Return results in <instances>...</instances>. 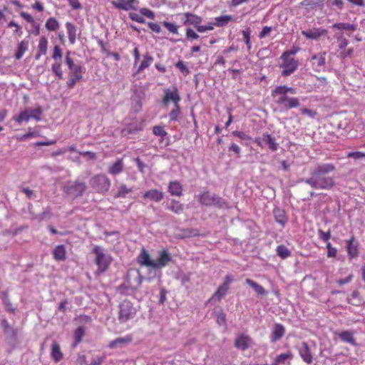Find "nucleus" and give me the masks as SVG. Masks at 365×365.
<instances>
[{
  "mask_svg": "<svg viewBox=\"0 0 365 365\" xmlns=\"http://www.w3.org/2000/svg\"><path fill=\"white\" fill-rule=\"evenodd\" d=\"M335 170L336 166L333 163H317L310 169V176L299 179L298 182H305L315 190H330L336 185L334 177L330 175Z\"/></svg>",
  "mask_w": 365,
  "mask_h": 365,
  "instance_id": "obj_1",
  "label": "nucleus"
},
{
  "mask_svg": "<svg viewBox=\"0 0 365 365\" xmlns=\"http://www.w3.org/2000/svg\"><path fill=\"white\" fill-rule=\"evenodd\" d=\"M198 201L202 205L206 207L215 206L220 209L230 208L229 203L226 200L206 189L198 195Z\"/></svg>",
  "mask_w": 365,
  "mask_h": 365,
  "instance_id": "obj_2",
  "label": "nucleus"
},
{
  "mask_svg": "<svg viewBox=\"0 0 365 365\" xmlns=\"http://www.w3.org/2000/svg\"><path fill=\"white\" fill-rule=\"evenodd\" d=\"M92 252L96 255L95 263L97 265L96 273L102 274L106 272L113 261L109 254L104 253V250L100 246H95Z\"/></svg>",
  "mask_w": 365,
  "mask_h": 365,
  "instance_id": "obj_3",
  "label": "nucleus"
},
{
  "mask_svg": "<svg viewBox=\"0 0 365 365\" xmlns=\"http://www.w3.org/2000/svg\"><path fill=\"white\" fill-rule=\"evenodd\" d=\"M118 317L120 323H125L133 319L137 313V309L129 300H123L118 306Z\"/></svg>",
  "mask_w": 365,
  "mask_h": 365,
  "instance_id": "obj_4",
  "label": "nucleus"
},
{
  "mask_svg": "<svg viewBox=\"0 0 365 365\" xmlns=\"http://www.w3.org/2000/svg\"><path fill=\"white\" fill-rule=\"evenodd\" d=\"M91 187L100 194L106 193L110 187V180L106 175L98 174L89 180Z\"/></svg>",
  "mask_w": 365,
  "mask_h": 365,
  "instance_id": "obj_5",
  "label": "nucleus"
},
{
  "mask_svg": "<svg viewBox=\"0 0 365 365\" xmlns=\"http://www.w3.org/2000/svg\"><path fill=\"white\" fill-rule=\"evenodd\" d=\"M87 189V185L84 182L80 180H75L74 182H69L63 187V192L70 197L76 199L83 195Z\"/></svg>",
  "mask_w": 365,
  "mask_h": 365,
  "instance_id": "obj_6",
  "label": "nucleus"
},
{
  "mask_svg": "<svg viewBox=\"0 0 365 365\" xmlns=\"http://www.w3.org/2000/svg\"><path fill=\"white\" fill-rule=\"evenodd\" d=\"M144 277L141 275L140 272L136 269H129L126 274V281L128 288L132 292H135L141 285Z\"/></svg>",
  "mask_w": 365,
  "mask_h": 365,
  "instance_id": "obj_7",
  "label": "nucleus"
},
{
  "mask_svg": "<svg viewBox=\"0 0 365 365\" xmlns=\"http://www.w3.org/2000/svg\"><path fill=\"white\" fill-rule=\"evenodd\" d=\"M282 63L279 65V67L283 68L281 72V76L287 77L292 75L297 69L299 62L294 58H287L281 56L280 57Z\"/></svg>",
  "mask_w": 365,
  "mask_h": 365,
  "instance_id": "obj_8",
  "label": "nucleus"
},
{
  "mask_svg": "<svg viewBox=\"0 0 365 365\" xmlns=\"http://www.w3.org/2000/svg\"><path fill=\"white\" fill-rule=\"evenodd\" d=\"M232 281L233 279L231 275H226L224 282L219 286L212 297L207 301L206 304L211 302L214 299H217L218 302H220L224 296L227 294L230 288V284L232 282Z\"/></svg>",
  "mask_w": 365,
  "mask_h": 365,
  "instance_id": "obj_9",
  "label": "nucleus"
},
{
  "mask_svg": "<svg viewBox=\"0 0 365 365\" xmlns=\"http://www.w3.org/2000/svg\"><path fill=\"white\" fill-rule=\"evenodd\" d=\"M52 58L55 63L51 66V71L58 79L63 78V71L61 70L62 50L58 46H55Z\"/></svg>",
  "mask_w": 365,
  "mask_h": 365,
  "instance_id": "obj_10",
  "label": "nucleus"
},
{
  "mask_svg": "<svg viewBox=\"0 0 365 365\" xmlns=\"http://www.w3.org/2000/svg\"><path fill=\"white\" fill-rule=\"evenodd\" d=\"M296 89L287 86H278L272 91L271 96L274 99V103L279 104L282 99L288 96V93L296 94Z\"/></svg>",
  "mask_w": 365,
  "mask_h": 365,
  "instance_id": "obj_11",
  "label": "nucleus"
},
{
  "mask_svg": "<svg viewBox=\"0 0 365 365\" xmlns=\"http://www.w3.org/2000/svg\"><path fill=\"white\" fill-rule=\"evenodd\" d=\"M111 4L118 10L129 11L138 10V0H117L112 1Z\"/></svg>",
  "mask_w": 365,
  "mask_h": 365,
  "instance_id": "obj_12",
  "label": "nucleus"
},
{
  "mask_svg": "<svg viewBox=\"0 0 365 365\" xmlns=\"http://www.w3.org/2000/svg\"><path fill=\"white\" fill-rule=\"evenodd\" d=\"M346 252L349 259L356 258L359 255V242L355 240L352 235L349 240H346Z\"/></svg>",
  "mask_w": 365,
  "mask_h": 365,
  "instance_id": "obj_13",
  "label": "nucleus"
},
{
  "mask_svg": "<svg viewBox=\"0 0 365 365\" xmlns=\"http://www.w3.org/2000/svg\"><path fill=\"white\" fill-rule=\"evenodd\" d=\"M164 93L165 96L161 101L163 105L167 106L171 101L173 102L175 105L179 104L181 98L176 87L174 88L173 91H170V89H165Z\"/></svg>",
  "mask_w": 365,
  "mask_h": 365,
  "instance_id": "obj_14",
  "label": "nucleus"
},
{
  "mask_svg": "<svg viewBox=\"0 0 365 365\" xmlns=\"http://www.w3.org/2000/svg\"><path fill=\"white\" fill-rule=\"evenodd\" d=\"M297 349L299 356L305 363L309 364L312 363L313 356L311 349L307 342L302 341L300 344L297 346Z\"/></svg>",
  "mask_w": 365,
  "mask_h": 365,
  "instance_id": "obj_15",
  "label": "nucleus"
},
{
  "mask_svg": "<svg viewBox=\"0 0 365 365\" xmlns=\"http://www.w3.org/2000/svg\"><path fill=\"white\" fill-rule=\"evenodd\" d=\"M84 70L83 67H77V69L70 71L68 73L69 80L66 84L68 88H73L76 83L82 79V74L84 73Z\"/></svg>",
  "mask_w": 365,
  "mask_h": 365,
  "instance_id": "obj_16",
  "label": "nucleus"
},
{
  "mask_svg": "<svg viewBox=\"0 0 365 365\" xmlns=\"http://www.w3.org/2000/svg\"><path fill=\"white\" fill-rule=\"evenodd\" d=\"M144 123L141 122H132L127 124L122 130L121 134L123 136L128 135H133L138 133L143 129Z\"/></svg>",
  "mask_w": 365,
  "mask_h": 365,
  "instance_id": "obj_17",
  "label": "nucleus"
},
{
  "mask_svg": "<svg viewBox=\"0 0 365 365\" xmlns=\"http://www.w3.org/2000/svg\"><path fill=\"white\" fill-rule=\"evenodd\" d=\"M251 342L252 339L250 336L242 334L236 337L234 346L236 349L244 351L250 347Z\"/></svg>",
  "mask_w": 365,
  "mask_h": 365,
  "instance_id": "obj_18",
  "label": "nucleus"
},
{
  "mask_svg": "<svg viewBox=\"0 0 365 365\" xmlns=\"http://www.w3.org/2000/svg\"><path fill=\"white\" fill-rule=\"evenodd\" d=\"M172 261L171 255L167 250L160 252L159 257L156 262L154 261V269H160L168 264Z\"/></svg>",
  "mask_w": 365,
  "mask_h": 365,
  "instance_id": "obj_19",
  "label": "nucleus"
},
{
  "mask_svg": "<svg viewBox=\"0 0 365 365\" xmlns=\"http://www.w3.org/2000/svg\"><path fill=\"white\" fill-rule=\"evenodd\" d=\"M284 327L281 324L275 323L273 326L272 331L269 336L270 341L272 343H275L276 341L280 340L284 336Z\"/></svg>",
  "mask_w": 365,
  "mask_h": 365,
  "instance_id": "obj_20",
  "label": "nucleus"
},
{
  "mask_svg": "<svg viewBox=\"0 0 365 365\" xmlns=\"http://www.w3.org/2000/svg\"><path fill=\"white\" fill-rule=\"evenodd\" d=\"M277 106H281L286 110H290L294 108H297L300 106V101L298 98L289 97L288 96L282 99L279 104Z\"/></svg>",
  "mask_w": 365,
  "mask_h": 365,
  "instance_id": "obj_21",
  "label": "nucleus"
},
{
  "mask_svg": "<svg viewBox=\"0 0 365 365\" xmlns=\"http://www.w3.org/2000/svg\"><path fill=\"white\" fill-rule=\"evenodd\" d=\"M327 31L324 29L314 28L309 30L302 31V34L307 38L317 40L320 36L325 35Z\"/></svg>",
  "mask_w": 365,
  "mask_h": 365,
  "instance_id": "obj_22",
  "label": "nucleus"
},
{
  "mask_svg": "<svg viewBox=\"0 0 365 365\" xmlns=\"http://www.w3.org/2000/svg\"><path fill=\"white\" fill-rule=\"evenodd\" d=\"M137 262L141 266L150 267L154 269V261L151 259L147 250L143 249L137 257Z\"/></svg>",
  "mask_w": 365,
  "mask_h": 365,
  "instance_id": "obj_23",
  "label": "nucleus"
},
{
  "mask_svg": "<svg viewBox=\"0 0 365 365\" xmlns=\"http://www.w3.org/2000/svg\"><path fill=\"white\" fill-rule=\"evenodd\" d=\"M143 197L155 202H159L163 199L164 193L157 189H150L143 194Z\"/></svg>",
  "mask_w": 365,
  "mask_h": 365,
  "instance_id": "obj_24",
  "label": "nucleus"
},
{
  "mask_svg": "<svg viewBox=\"0 0 365 365\" xmlns=\"http://www.w3.org/2000/svg\"><path fill=\"white\" fill-rule=\"evenodd\" d=\"M132 340L133 337L130 335H127L124 337H118L111 341L108 347L110 349L123 348L130 343Z\"/></svg>",
  "mask_w": 365,
  "mask_h": 365,
  "instance_id": "obj_25",
  "label": "nucleus"
},
{
  "mask_svg": "<svg viewBox=\"0 0 365 365\" xmlns=\"http://www.w3.org/2000/svg\"><path fill=\"white\" fill-rule=\"evenodd\" d=\"M183 16L185 17L182 22L184 25H192L196 28L202 21V17L192 13L186 12L183 14Z\"/></svg>",
  "mask_w": 365,
  "mask_h": 365,
  "instance_id": "obj_26",
  "label": "nucleus"
},
{
  "mask_svg": "<svg viewBox=\"0 0 365 365\" xmlns=\"http://www.w3.org/2000/svg\"><path fill=\"white\" fill-rule=\"evenodd\" d=\"M263 145L268 146L272 151H276L278 149L279 144L276 142V138L268 133L262 134Z\"/></svg>",
  "mask_w": 365,
  "mask_h": 365,
  "instance_id": "obj_27",
  "label": "nucleus"
},
{
  "mask_svg": "<svg viewBox=\"0 0 365 365\" xmlns=\"http://www.w3.org/2000/svg\"><path fill=\"white\" fill-rule=\"evenodd\" d=\"M168 192L172 196L180 197L182 195V186L179 181H170L168 187Z\"/></svg>",
  "mask_w": 365,
  "mask_h": 365,
  "instance_id": "obj_28",
  "label": "nucleus"
},
{
  "mask_svg": "<svg viewBox=\"0 0 365 365\" xmlns=\"http://www.w3.org/2000/svg\"><path fill=\"white\" fill-rule=\"evenodd\" d=\"M213 314L216 317V322L220 326H227L226 314L221 307H217L213 310Z\"/></svg>",
  "mask_w": 365,
  "mask_h": 365,
  "instance_id": "obj_29",
  "label": "nucleus"
},
{
  "mask_svg": "<svg viewBox=\"0 0 365 365\" xmlns=\"http://www.w3.org/2000/svg\"><path fill=\"white\" fill-rule=\"evenodd\" d=\"M31 220H36L38 222H41L43 220H49L53 217V213L51 212V207H46L43 212L40 214H34L31 212Z\"/></svg>",
  "mask_w": 365,
  "mask_h": 365,
  "instance_id": "obj_30",
  "label": "nucleus"
},
{
  "mask_svg": "<svg viewBox=\"0 0 365 365\" xmlns=\"http://www.w3.org/2000/svg\"><path fill=\"white\" fill-rule=\"evenodd\" d=\"M166 209L175 214H180L184 210V205L178 200L172 199L170 203L166 205Z\"/></svg>",
  "mask_w": 365,
  "mask_h": 365,
  "instance_id": "obj_31",
  "label": "nucleus"
},
{
  "mask_svg": "<svg viewBox=\"0 0 365 365\" xmlns=\"http://www.w3.org/2000/svg\"><path fill=\"white\" fill-rule=\"evenodd\" d=\"M53 258L57 261H64L66 259V250L64 245H57L53 250Z\"/></svg>",
  "mask_w": 365,
  "mask_h": 365,
  "instance_id": "obj_32",
  "label": "nucleus"
},
{
  "mask_svg": "<svg viewBox=\"0 0 365 365\" xmlns=\"http://www.w3.org/2000/svg\"><path fill=\"white\" fill-rule=\"evenodd\" d=\"M273 214L277 222H278L282 227H284L286 222H287V217L285 211L282 209L277 207L274 209Z\"/></svg>",
  "mask_w": 365,
  "mask_h": 365,
  "instance_id": "obj_33",
  "label": "nucleus"
},
{
  "mask_svg": "<svg viewBox=\"0 0 365 365\" xmlns=\"http://www.w3.org/2000/svg\"><path fill=\"white\" fill-rule=\"evenodd\" d=\"M30 113L31 111L28 108L24 111L21 112L19 115H14L11 120L21 125L23 122H28L31 118Z\"/></svg>",
  "mask_w": 365,
  "mask_h": 365,
  "instance_id": "obj_34",
  "label": "nucleus"
},
{
  "mask_svg": "<svg viewBox=\"0 0 365 365\" xmlns=\"http://www.w3.org/2000/svg\"><path fill=\"white\" fill-rule=\"evenodd\" d=\"M51 357L56 362L60 361L63 359V354L61 347L56 341H53L51 344Z\"/></svg>",
  "mask_w": 365,
  "mask_h": 365,
  "instance_id": "obj_35",
  "label": "nucleus"
},
{
  "mask_svg": "<svg viewBox=\"0 0 365 365\" xmlns=\"http://www.w3.org/2000/svg\"><path fill=\"white\" fill-rule=\"evenodd\" d=\"M84 335L85 329L83 327L76 329L73 335V342L71 344V347L76 348L81 343Z\"/></svg>",
  "mask_w": 365,
  "mask_h": 365,
  "instance_id": "obj_36",
  "label": "nucleus"
},
{
  "mask_svg": "<svg viewBox=\"0 0 365 365\" xmlns=\"http://www.w3.org/2000/svg\"><path fill=\"white\" fill-rule=\"evenodd\" d=\"M124 169V164L122 159H118L114 163L110 165L108 168V173L113 175H116L121 172H123Z\"/></svg>",
  "mask_w": 365,
  "mask_h": 365,
  "instance_id": "obj_37",
  "label": "nucleus"
},
{
  "mask_svg": "<svg viewBox=\"0 0 365 365\" xmlns=\"http://www.w3.org/2000/svg\"><path fill=\"white\" fill-rule=\"evenodd\" d=\"M0 299L4 305L6 311L14 314L16 311V309L13 307L12 304L9 299V294L6 291L0 292Z\"/></svg>",
  "mask_w": 365,
  "mask_h": 365,
  "instance_id": "obj_38",
  "label": "nucleus"
},
{
  "mask_svg": "<svg viewBox=\"0 0 365 365\" xmlns=\"http://www.w3.org/2000/svg\"><path fill=\"white\" fill-rule=\"evenodd\" d=\"M339 338L344 342L349 343L353 346L356 345L355 339L353 335V332L351 331H344L340 332L339 334Z\"/></svg>",
  "mask_w": 365,
  "mask_h": 365,
  "instance_id": "obj_39",
  "label": "nucleus"
},
{
  "mask_svg": "<svg viewBox=\"0 0 365 365\" xmlns=\"http://www.w3.org/2000/svg\"><path fill=\"white\" fill-rule=\"evenodd\" d=\"M66 28L67 29L69 42L71 44H74L76 40V26L71 22H67L66 24Z\"/></svg>",
  "mask_w": 365,
  "mask_h": 365,
  "instance_id": "obj_40",
  "label": "nucleus"
},
{
  "mask_svg": "<svg viewBox=\"0 0 365 365\" xmlns=\"http://www.w3.org/2000/svg\"><path fill=\"white\" fill-rule=\"evenodd\" d=\"M247 284L251 287L254 291L259 295L264 296L267 294L265 289L259 284L257 283L251 279H247L245 280Z\"/></svg>",
  "mask_w": 365,
  "mask_h": 365,
  "instance_id": "obj_41",
  "label": "nucleus"
},
{
  "mask_svg": "<svg viewBox=\"0 0 365 365\" xmlns=\"http://www.w3.org/2000/svg\"><path fill=\"white\" fill-rule=\"evenodd\" d=\"M133 191L132 187H128L125 184H120L118 187V191L114 195L115 198H125L127 195Z\"/></svg>",
  "mask_w": 365,
  "mask_h": 365,
  "instance_id": "obj_42",
  "label": "nucleus"
},
{
  "mask_svg": "<svg viewBox=\"0 0 365 365\" xmlns=\"http://www.w3.org/2000/svg\"><path fill=\"white\" fill-rule=\"evenodd\" d=\"M29 41L26 40L21 41L18 44L17 51L15 53V58L19 60L22 58L24 53L28 50Z\"/></svg>",
  "mask_w": 365,
  "mask_h": 365,
  "instance_id": "obj_43",
  "label": "nucleus"
},
{
  "mask_svg": "<svg viewBox=\"0 0 365 365\" xmlns=\"http://www.w3.org/2000/svg\"><path fill=\"white\" fill-rule=\"evenodd\" d=\"M325 55L326 52L319 53L312 56L311 61L313 65H316L317 67H322L325 65Z\"/></svg>",
  "mask_w": 365,
  "mask_h": 365,
  "instance_id": "obj_44",
  "label": "nucleus"
},
{
  "mask_svg": "<svg viewBox=\"0 0 365 365\" xmlns=\"http://www.w3.org/2000/svg\"><path fill=\"white\" fill-rule=\"evenodd\" d=\"M333 29H338L341 31H354L356 29V26L354 24H350L347 23H336L331 26Z\"/></svg>",
  "mask_w": 365,
  "mask_h": 365,
  "instance_id": "obj_45",
  "label": "nucleus"
},
{
  "mask_svg": "<svg viewBox=\"0 0 365 365\" xmlns=\"http://www.w3.org/2000/svg\"><path fill=\"white\" fill-rule=\"evenodd\" d=\"M293 358H294V354H292V352L291 351L288 350L285 353H282V354L277 355L275 357L274 361L277 364H284L287 360L291 361L293 359Z\"/></svg>",
  "mask_w": 365,
  "mask_h": 365,
  "instance_id": "obj_46",
  "label": "nucleus"
},
{
  "mask_svg": "<svg viewBox=\"0 0 365 365\" xmlns=\"http://www.w3.org/2000/svg\"><path fill=\"white\" fill-rule=\"evenodd\" d=\"M277 254L282 259H286L291 256V251L284 245H280L277 247L276 249Z\"/></svg>",
  "mask_w": 365,
  "mask_h": 365,
  "instance_id": "obj_47",
  "label": "nucleus"
},
{
  "mask_svg": "<svg viewBox=\"0 0 365 365\" xmlns=\"http://www.w3.org/2000/svg\"><path fill=\"white\" fill-rule=\"evenodd\" d=\"M232 17L230 15H224L220 16L215 18V22L214 25L217 26H226L230 21H232Z\"/></svg>",
  "mask_w": 365,
  "mask_h": 365,
  "instance_id": "obj_48",
  "label": "nucleus"
},
{
  "mask_svg": "<svg viewBox=\"0 0 365 365\" xmlns=\"http://www.w3.org/2000/svg\"><path fill=\"white\" fill-rule=\"evenodd\" d=\"M351 297L353 298V300L347 299V302L349 304L353 306H359L360 304H362L363 300L360 297V293L357 290H355L351 293Z\"/></svg>",
  "mask_w": 365,
  "mask_h": 365,
  "instance_id": "obj_49",
  "label": "nucleus"
},
{
  "mask_svg": "<svg viewBox=\"0 0 365 365\" xmlns=\"http://www.w3.org/2000/svg\"><path fill=\"white\" fill-rule=\"evenodd\" d=\"M46 28L50 31H56L59 28V24L58 21L53 18H49L46 22Z\"/></svg>",
  "mask_w": 365,
  "mask_h": 365,
  "instance_id": "obj_50",
  "label": "nucleus"
},
{
  "mask_svg": "<svg viewBox=\"0 0 365 365\" xmlns=\"http://www.w3.org/2000/svg\"><path fill=\"white\" fill-rule=\"evenodd\" d=\"M71 51H68L66 53L65 57V63L68 66L70 71H73L74 69H77V67H83L79 63H74L73 60L70 57Z\"/></svg>",
  "mask_w": 365,
  "mask_h": 365,
  "instance_id": "obj_51",
  "label": "nucleus"
},
{
  "mask_svg": "<svg viewBox=\"0 0 365 365\" xmlns=\"http://www.w3.org/2000/svg\"><path fill=\"white\" fill-rule=\"evenodd\" d=\"M153 61V58L149 55H145L143 56V60L142 61L140 66L138 68V72H140L141 71L148 68L151 63Z\"/></svg>",
  "mask_w": 365,
  "mask_h": 365,
  "instance_id": "obj_52",
  "label": "nucleus"
},
{
  "mask_svg": "<svg viewBox=\"0 0 365 365\" xmlns=\"http://www.w3.org/2000/svg\"><path fill=\"white\" fill-rule=\"evenodd\" d=\"M48 40L46 36H41L39 40L38 51L40 54H46L47 52Z\"/></svg>",
  "mask_w": 365,
  "mask_h": 365,
  "instance_id": "obj_53",
  "label": "nucleus"
},
{
  "mask_svg": "<svg viewBox=\"0 0 365 365\" xmlns=\"http://www.w3.org/2000/svg\"><path fill=\"white\" fill-rule=\"evenodd\" d=\"M2 327L4 328V331L5 333L6 334H11V336L13 337V338H15L16 334H17V332L15 329H14L9 324V322H7L6 319H4L2 320Z\"/></svg>",
  "mask_w": 365,
  "mask_h": 365,
  "instance_id": "obj_54",
  "label": "nucleus"
},
{
  "mask_svg": "<svg viewBox=\"0 0 365 365\" xmlns=\"http://www.w3.org/2000/svg\"><path fill=\"white\" fill-rule=\"evenodd\" d=\"M31 111V118L35 119L36 121L41 120L42 109L41 106H38L36 108H29Z\"/></svg>",
  "mask_w": 365,
  "mask_h": 365,
  "instance_id": "obj_55",
  "label": "nucleus"
},
{
  "mask_svg": "<svg viewBox=\"0 0 365 365\" xmlns=\"http://www.w3.org/2000/svg\"><path fill=\"white\" fill-rule=\"evenodd\" d=\"M153 133L154 135L160 136L161 138V141H163L164 138L168 135V133L160 125L154 126L153 128Z\"/></svg>",
  "mask_w": 365,
  "mask_h": 365,
  "instance_id": "obj_56",
  "label": "nucleus"
},
{
  "mask_svg": "<svg viewBox=\"0 0 365 365\" xmlns=\"http://www.w3.org/2000/svg\"><path fill=\"white\" fill-rule=\"evenodd\" d=\"M162 24L168 29V31H169L170 33L172 34H176L178 33V29H179V26L175 24H173V23H170V22H168V21H164L162 22Z\"/></svg>",
  "mask_w": 365,
  "mask_h": 365,
  "instance_id": "obj_57",
  "label": "nucleus"
},
{
  "mask_svg": "<svg viewBox=\"0 0 365 365\" xmlns=\"http://www.w3.org/2000/svg\"><path fill=\"white\" fill-rule=\"evenodd\" d=\"M346 157L349 158H353L355 160H361L365 158V153L361 151L349 152L346 154Z\"/></svg>",
  "mask_w": 365,
  "mask_h": 365,
  "instance_id": "obj_58",
  "label": "nucleus"
},
{
  "mask_svg": "<svg viewBox=\"0 0 365 365\" xmlns=\"http://www.w3.org/2000/svg\"><path fill=\"white\" fill-rule=\"evenodd\" d=\"M324 0H303L300 4L302 6H310L314 8L323 3Z\"/></svg>",
  "mask_w": 365,
  "mask_h": 365,
  "instance_id": "obj_59",
  "label": "nucleus"
},
{
  "mask_svg": "<svg viewBox=\"0 0 365 365\" xmlns=\"http://www.w3.org/2000/svg\"><path fill=\"white\" fill-rule=\"evenodd\" d=\"M251 29L247 27L245 30L242 31L244 41L247 46L248 50L251 48V42H250V34H251Z\"/></svg>",
  "mask_w": 365,
  "mask_h": 365,
  "instance_id": "obj_60",
  "label": "nucleus"
},
{
  "mask_svg": "<svg viewBox=\"0 0 365 365\" xmlns=\"http://www.w3.org/2000/svg\"><path fill=\"white\" fill-rule=\"evenodd\" d=\"M175 67L180 70V71L184 75L187 76L190 73V70L188 69L187 66L185 64V63L182 61H178L176 64Z\"/></svg>",
  "mask_w": 365,
  "mask_h": 365,
  "instance_id": "obj_61",
  "label": "nucleus"
},
{
  "mask_svg": "<svg viewBox=\"0 0 365 365\" xmlns=\"http://www.w3.org/2000/svg\"><path fill=\"white\" fill-rule=\"evenodd\" d=\"M180 113V108L179 104L175 105V108H173L169 113V117L170 120L175 121L178 118V115Z\"/></svg>",
  "mask_w": 365,
  "mask_h": 365,
  "instance_id": "obj_62",
  "label": "nucleus"
},
{
  "mask_svg": "<svg viewBox=\"0 0 365 365\" xmlns=\"http://www.w3.org/2000/svg\"><path fill=\"white\" fill-rule=\"evenodd\" d=\"M232 135L240 138L242 140H250L252 139V138L250 135H247L243 131L235 130L232 132Z\"/></svg>",
  "mask_w": 365,
  "mask_h": 365,
  "instance_id": "obj_63",
  "label": "nucleus"
},
{
  "mask_svg": "<svg viewBox=\"0 0 365 365\" xmlns=\"http://www.w3.org/2000/svg\"><path fill=\"white\" fill-rule=\"evenodd\" d=\"M140 13L143 16H146L147 18L150 19H154L155 17V13L153 11H151L147 8L140 9Z\"/></svg>",
  "mask_w": 365,
  "mask_h": 365,
  "instance_id": "obj_64",
  "label": "nucleus"
}]
</instances>
